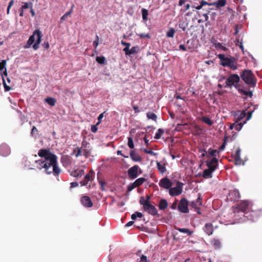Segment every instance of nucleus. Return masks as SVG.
Masks as SVG:
<instances>
[{"label":"nucleus","instance_id":"1","mask_svg":"<svg viewBox=\"0 0 262 262\" xmlns=\"http://www.w3.org/2000/svg\"><path fill=\"white\" fill-rule=\"evenodd\" d=\"M38 155L40 158L35 161V166L38 169H44L47 174L53 173L57 176L61 172L57 165V157L49 149H41L38 152Z\"/></svg>","mask_w":262,"mask_h":262},{"label":"nucleus","instance_id":"2","mask_svg":"<svg viewBox=\"0 0 262 262\" xmlns=\"http://www.w3.org/2000/svg\"><path fill=\"white\" fill-rule=\"evenodd\" d=\"M253 203L249 200H243L241 201L236 205L233 207V212L235 216L237 214L238 216H245L248 214L249 210L253 207Z\"/></svg>","mask_w":262,"mask_h":262},{"label":"nucleus","instance_id":"3","mask_svg":"<svg viewBox=\"0 0 262 262\" xmlns=\"http://www.w3.org/2000/svg\"><path fill=\"white\" fill-rule=\"evenodd\" d=\"M41 32L39 30H35L33 32V35L29 37L27 41V45L24 47L25 48H29L35 41L33 45V48L35 50H36L39 48V45L41 42Z\"/></svg>","mask_w":262,"mask_h":262},{"label":"nucleus","instance_id":"4","mask_svg":"<svg viewBox=\"0 0 262 262\" xmlns=\"http://www.w3.org/2000/svg\"><path fill=\"white\" fill-rule=\"evenodd\" d=\"M150 197L149 195L146 196V199L141 196L140 199V203L143 206L144 210L148 212V213L155 215L157 214L158 211L156 208L150 202Z\"/></svg>","mask_w":262,"mask_h":262},{"label":"nucleus","instance_id":"5","mask_svg":"<svg viewBox=\"0 0 262 262\" xmlns=\"http://www.w3.org/2000/svg\"><path fill=\"white\" fill-rule=\"evenodd\" d=\"M217 57L220 59V64L223 67H228L233 70L237 69V63L234 58L226 57L223 54H219Z\"/></svg>","mask_w":262,"mask_h":262},{"label":"nucleus","instance_id":"6","mask_svg":"<svg viewBox=\"0 0 262 262\" xmlns=\"http://www.w3.org/2000/svg\"><path fill=\"white\" fill-rule=\"evenodd\" d=\"M241 76L246 84L251 85H254L255 84V77L251 71L244 70Z\"/></svg>","mask_w":262,"mask_h":262},{"label":"nucleus","instance_id":"7","mask_svg":"<svg viewBox=\"0 0 262 262\" xmlns=\"http://www.w3.org/2000/svg\"><path fill=\"white\" fill-rule=\"evenodd\" d=\"M261 215L262 210H256L255 209L254 206H253L252 209L249 210L248 214H247L245 217H246L248 220L254 222Z\"/></svg>","mask_w":262,"mask_h":262},{"label":"nucleus","instance_id":"8","mask_svg":"<svg viewBox=\"0 0 262 262\" xmlns=\"http://www.w3.org/2000/svg\"><path fill=\"white\" fill-rule=\"evenodd\" d=\"M240 78L238 75L237 74H231L228 77V78L226 80V87H231L234 85L236 88V84L239 81Z\"/></svg>","mask_w":262,"mask_h":262},{"label":"nucleus","instance_id":"9","mask_svg":"<svg viewBox=\"0 0 262 262\" xmlns=\"http://www.w3.org/2000/svg\"><path fill=\"white\" fill-rule=\"evenodd\" d=\"M183 190V184L180 182H177L176 185L173 187H170L169 193L172 196H177L180 195Z\"/></svg>","mask_w":262,"mask_h":262},{"label":"nucleus","instance_id":"10","mask_svg":"<svg viewBox=\"0 0 262 262\" xmlns=\"http://www.w3.org/2000/svg\"><path fill=\"white\" fill-rule=\"evenodd\" d=\"M6 61L5 60H2V61L0 62V72H2V71L4 70L3 74H2V77L3 78V82L5 91L7 92L11 90V88L7 85L5 78L4 77V75H5V76H7V70L6 68Z\"/></svg>","mask_w":262,"mask_h":262},{"label":"nucleus","instance_id":"11","mask_svg":"<svg viewBox=\"0 0 262 262\" xmlns=\"http://www.w3.org/2000/svg\"><path fill=\"white\" fill-rule=\"evenodd\" d=\"M188 202L185 198H182L180 200L178 204V210L185 213L189 212V209L188 208Z\"/></svg>","mask_w":262,"mask_h":262},{"label":"nucleus","instance_id":"12","mask_svg":"<svg viewBox=\"0 0 262 262\" xmlns=\"http://www.w3.org/2000/svg\"><path fill=\"white\" fill-rule=\"evenodd\" d=\"M139 169L141 170L138 165H135L129 168L128 170V176L129 178L132 180L136 179L138 176V172ZM141 173V171H140V173Z\"/></svg>","mask_w":262,"mask_h":262},{"label":"nucleus","instance_id":"13","mask_svg":"<svg viewBox=\"0 0 262 262\" xmlns=\"http://www.w3.org/2000/svg\"><path fill=\"white\" fill-rule=\"evenodd\" d=\"M241 197L240 193L238 190L234 189L230 190L229 192L228 199L231 201H235Z\"/></svg>","mask_w":262,"mask_h":262},{"label":"nucleus","instance_id":"14","mask_svg":"<svg viewBox=\"0 0 262 262\" xmlns=\"http://www.w3.org/2000/svg\"><path fill=\"white\" fill-rule=\"evenodd\" d=\"M159 185L161 187L169 189L170 187L172 186V183L168 178L166 177L160 180Z\"/></svg>","mask_w":262,"mask_h":262},{"label":"nucleus","instance_id":"15","mask_svg":"<svg viewBox=\"0 0 262 262\" xmlns=\"http://www.w3.org/2000/svg\"><path fill=\"white\" fill-rule=\"evenodd\" d=\"M94 174V171L93 170H90L88 173H87L84 179L80 182V184L81 186H86L89 182L92 181L93 180V176Z\"/></svg>","mask_w":262,"mask_h":262},{"label":"nucleus","instance_id":"16","mask_svg":"<svg viewBox=\"0 0 262 262\" xmlns=\"http://www.w3.org/2000/svg\"><path fill=\"white\" fill-rule=\"evenodd\" d=\"M81 203L85 207H91L93 204L90 198L86 195L82 196L81 198Z\"/></svg>","mask_w":262,"mask_h":262},{"label":"nucleus","instance_id":"17","mask_svg":"<svg viewBox=\"0 0 262 262\" xmlns=\"http://www.w3.org/2000/svg\"><path fill=\"white\" fill-rule=\"evenodd\" d=\"M10 154L9 146L6 144H2L0 145V155L2 156H7Z\"/></svg>","mask_w":262,"mask_h":262},{"label":"nucleus","instance_id":"18","mask_svg":"<svg viewBox=\"0 0 262 262\" xmlns=\"http://www.w3.org/2000/svg\"><path fill=\"white\" fill-rule=\"evenodd\" d=\"M218 160L216 158H212L210 161H207V165L208 167L213 170H215L217 166Z\"/></svg>","mask_w":262,"mask_h":262},{"label":"nucleus","instance_id":"19","mask_svg":"<svg viewBox=\"0 0 262 262\" xmlns=\"http://www.w3.org/2000/svg\"><path fill=\"white\" fill-rule=\"evenodd\" d=\"M202 205L201 195L200 193L198 195V198L195 201H192L190 203V206L195 209H199V207Z\"/></svg>","mask_w":262,"mask_h":262},{"label":"nucleus","instance_id":"20","mask_svg":"<svg viewBox=\"0 0 262 262\" xmlns=\"http://www.w3.org/2000/svg\"><path fill=\"white\" fill-rule=\"evenodd\" d=\"M246 116V111H238L235 113L234 118L236 121L241 122V121Z\"/></svg>","mask_w":262,"mask_h":262},{"label":"nucleus","instance_id":"21","mask_svg":"<svg viewBox=\"0 0 262 262\" xmlns=\"http://www.w3.org/2000/svg\"><path fill=\"white\" fill-rule=\"evenodd\" d=\"M129 155L132 160L135 162H141L142 161L141 157L134 150H131Z\"/></svg>","mask_w":262,"mask_h":262},{"label":"nucleus","instance_id":"22","mask_svg":"<svg viewBox=\"0 0 262 262\" xmlns=\"http://www.w3.org/2000/svg\"><path fill=\"white\" fill-rule=\"evenodd\" d=\"M84 174L83 169H77L72 171L70 173L71 176L75 178H79L82 177Z\"/></svg>","mask_w":262,"mask_h":262},{"label":"nucleus","instance_id":"23","mask_svg":"<svg viewBox=\"0 0 262 262\" xmlns=\"http://www.w3.org/2000/svg\"><path fill=\"white\" fill-rule=\"evenodd\" d=\"M204 231L208 235H211L213 232L212 224L211 223L206 224L204 228Z\"/></svg>","mask_w":262,"mask_h":262},{"label":"nucleus","instance_id":"24","mask_svg":"<svg viewBox=\"0 0 262 262\" xmlns=\"http://www.w3.org/2000/svg\"><path fill=\"white\" fill-rule=\"evenodd\" d=\"M226 3V0H218L212 3H209V6H214L216 8H220L225 6Z\"/></svg>","mask_w":262,"mask_h":262},{"label":"nucleus","instance_id":"25","mask_svg":"<svg viewBox=\"0 0 262 262\" xmlns=\"http://www.w3.org/2000/svg\"><path fill=\"white\" fill-rule=\"evenodd\" d=\"M61 162L65 167L70 166L72 163L71 159L68 156L62 157L61 158Z\"/></svg>","mask_w":262,"mask_h":262},{"label":"nucleus","instance_id":"26","mask_svg":"<svg viewBox=\"0 0 262 262\" xmlns=\"http://www.w3.org/2000/svg\"><path fill=\"white\" fill-rule=\"evenodd\" d=\"M214 171L212 169L209 168L204 170L203 174V177L205 179H209L212 177V173Z\"/></svg>","mask_w":262,"mask_h":262},{"label":"nucleus","instance_id":"27","mask_svg":"<svg viewBox=\"0 0 262 262\" xmlns=\"http://www.w3.org/2000/svg\"><path fill=\"white\" fill-rule=\"evenodd\" d=\"M157 165L158 169L160 173H163L165 172L166 167L164 163H161V162H157Z\"/></svg>","mask_w":262,"mask_h":262},{"label":"nucleus","instance_id":"28","mask_svg":"<svg viewBox=\"0 0 262 262\" xmlns=\"http://www.w3.org/2000/svg\"><path fill=\"white\" fill-rule=\"evenodd\" d=\"M218 154L219 151L216 150L209 148L207 151V156L208 157L216 158V156Z\"/></svg>","mask_w":262,"mask_h":262},{"label":"nucleus","instance_id":"29","mask_svg":"<svg viewBox=\"0 0 262 262\" xmlns=\"http://www.w3.org/2000/svg\"><path fill=\"white\" fill-rule=\"evenodd\" d=\"M241 149L239 148H238L234 155V158L236 162L240 163L241 161Z\"/></svg>","mask_w":262,"mask_h":262},{"label":"nucleus","instance_id":"30","mask_svg":"<svg viewBox=\"0 0 262 262\" xmlns=\"http://www.w3.org/2000/svg\"><path fill=\"white\" fill-rule=\"evenodd\" d=\"M45 101L51 106L55 105L56 100L53 97H47L45 99Z\"/></svg>","mask_w":262,"mask_h":262},{"label":"nucleus","instance_id":"31","mask_svg":"<svg viewBox=\"0 0 262 262\" xmlns=\"http://www.w3.org/2000/svg\"><path fill=\"white\" fill-rule=\"evenodd\" d=\"M168 203L166 200H161L159 204V208L160 210H164L167 207Z\"/></svg>","mask_w":262,"mask_h":262},{"label":"nucleus","instance_id":"32","mask_svg":"<svg viewBox=\"0 0 262 262\" xmlns=\"http://www.w3.org/2000/svg\"><path fill=\"white\" fill-rule=\"evenodd\" d=\"M201 120L203 122H204V123H206V124H208V125H209L210 126L213 125V123H214V122L212 120H211L209 117H208L207 116H203V117H202L201 118Z\"/></svg>","mask_w":262,"mask_h":262},{"label":"nucleus","instance_id":"33","mask_svg":"<svg viewBox=\"0 0 262 262\" xmlns=\"http://www.w3.org/2000/svg\"><path fill=\"white\" fill-rule=\"evenodd\" d=\"M214 47L218 50L226 51L228 50V49L222 45V44L220 42H215L214 43Z\"/></svg>","mask_w":262,"mask_h":262},{"label":"nucleus","instance_id":"34","mask_svg":"<svg viewBox=\"0 0 262 262\" xmlns=\"http://www.w3.org/2000/svg\"><path fill=\"white\" fill-rule=\"evenodd\" d=\"M246 123V120H245L243 122L236 121L234 122V128L237 130L239 131L242 129L243 125Z\"/></svg>","mask_w":262,"mask_h":262},{"label":"nucleus","instance_id":"35","mask_svg":"<svg viewBox=\"0 0 262 262\" xmlns=\"http://www.w3.org/2000/svg\"><path fill=\"white\" fill-rule=\"evenodd\" d=\"M211 244L215 249H219L221 247V242L218 239L214 238L212 239L211 241Z\"/></svg>","mask_w":262,"mask_h":262},{"label":"nucleus","instance_id":"36","mask_svg":"<svg viewBox=\"0 0 262 262\" xmlns=\"http://www.w3.org/2000/svg\"><path fill=\"white\" fill-rule=\"evenodd\" d=\"M145 181V179L144 178H140L135 180L134 182V185L136 186V187H139L142 185L144 182Z\"/></svg>","mask_w":262,"mask_h":262},{"label":"nucleus","instance_id":"37","mask_svg":"<svg viewBox=\"0 0 262 262\" xmlns=\"http://www.w3.org/2000/svg\"><path fill=\"white\" fill-rule=\"evenodd\" d=\"M177 230L180 232L186 233L188 235H190L192 234L193 232L190 231L189 229L187 228H177Z\"/></svg>","mask_w":262,"mask_h":262},{"label":"nucleus","instance_id":"38","mask_svg":"<svg viewBox=\"0 0 262 262\" xmlns=\"http://www.w3.org/2000/svg\"><path fill=\"white\" fill-rule=\"evenodd\" d=\"M146 116H147L148 119L152 120L155 121H156L157 119V115L152 112L147 113L146 114Z\"/></svg>","mask_w":262,"mask_h":262},{"label":"nucleus","instance_id":"39","mask_svg":"<svg viewBox=\"0 0 262 262\" xmlns=\"http://www.w3.org/2000/svg\"><path fill=\"white\" fill-rule=\"evenodd\" d=\"M91 153V148H84L82 149V155L84 156L85 158L90 157Z\"/></svg>","mask_w":262,"mask_h":262},{"label":"nucleus","instance_id":"40","mask_svg":"<svg viewBox=\"0 0 262 262\" xmlns=\"http://www.w3.org/2000/svg\"><path fill=\"white\" fill-rule=\"evenodd\" d=\"M82 149L81 147H77L74 150V154H75L76 157H78L82 155Z\"/></svg>","mask_w":262,"mask_h":262},{"label":"nucleus","instance_id":"41","mask_svg":"<svg viewBox=\"0 0 262 262\" xmlns=\"http://www.w3.org/2000/svg\"><path fill=\"white\" fill-rule=\"evenodd\" d=\"M206 5L209 6V3H207V2H206L204 0H202L200 2V5L196 7H195V8L197 10H200L202 8V7L203 6H206Z\"/></svg>","mask_w":262,"mask_h":262},{"label":"nucleus","instance_id":"42","mask_svg":"<svg viewBox=\"0 0 262 262\" xmlns=\"http://www.w3.org/2000/svg\"><path fill=\"white\" fill-rule=\"evenodd\" d=\"M96 60L100 64H105L106 59L104 56H97Z\"/></svg>","mask_w":262,"mask_h":262},{"label":"nucleus","instance_id":"43","mask_svg":"<svg viewBox=\"0 0 262 262\" xmlns=\"http://www.w3.org/2000/svg\"><path fill=\"white\" fill-rule=\"evenodd\" d=\"M175 30L173 28H170L166 33V36L168 37H173L175 34Z\"/></svg>","mask_w":262,"mask_h":262},{"label":"nucleus","instance_id":"44","mask_svg":"<svg viewBox=\"0 0 262 262\" xmlns=\"http://www.w3.org/2000/svg\"><path fill=\"white\" fill-rule=\"evenodd\" d=\"M164 133V131L163 130V129H162L161 128H159L155 135V138L156 139H160L161 137V135L162 134H163Z\"/></svg>","mask_w":262,"mask_h":262},{"label":"nucleus","instance_id":"45","mask_svg":"<svg viewBox=\"0 0 262 262\" xmlns=\"http://www.w3.org/2000/svg\"><path fill=\"white\" fill-rule=\"evenodd\" d=\"M142 18L144 20L146 21L147 19L148 11L145 9H142Z\"/></svg>","mask_w":262,"mask_h":262},{"label":"nucleus","instance_id":"46","mask_svg":"<svg viewBox=\"0 0 262 262\" xmlns=\"http://www.w3.org/2000/svg\"><path fill=\"white\" fill-rule=\"evenodd\" d=\"M127 139H128L127 145H128V147L131 149H133L134 148V142H133V140L132 138L131 137H128L127 138Z\"/></svg>","mask_w":262,"mask_h":262},{"label":"nucleus","instance_id":"47","mask_svg":"<svg viewBox=\"0 0 262 262\" xmlns=\"http://www.w3.org/2000/svg\"><path fill=\"white\" fill-rule=\"evenodd\" d=\"M81 148L82 149L90 148V144H89V143H88L84 139L82 141Z\"/></svg>","mask_w":262,"mask_h":262},{"label":"nucleus","instance_id":"48","mask_svg":"<svg viewBox=\"0 0 262 262\" xmlns=\"http://www.w3.org/2000/svg\"><path fill=\"white\" fill-rule=\"evenodd\" d=\"M31 7H32V3H25L23 6H21V8L24 10Z\"/></svg>","mask_w":262,"mask_h":262},{"label":"nucleus","instance_id":"49","mask_svg":"<svg viewBox=\"0 0 262 262\" xmlns=\"http://www.w3.org/2000/svg\"><path fill=\"white\" fill-rule=\"evenodd\" d=\"M138 50V47H132L129 51V55L133 54L135 53H137Z\"/></svg>","mask_w":262,"mask_h":262},{"label":"nucleus","instance_id":"50","mask_svg":"<svg viewBox=\"0 0 262 262\" xmlns=\"http://www.w3.org/2000/svg\"><path fill=\"white\" fill-rule=\"evenodd\" d=\"M96 40L93 42V46L94 48L97 49V47L99 45V37L98 35H96Z\"/></svg>","mask_w":262,"mask_h":262},{"label":"nucleus","instance_id":"51","mask_svg":"<svg viewBox=\"0 0 262 262\" xmlns=\"http://www.w3.org/2000/svg\"><path fill=\"white\" fill-rule=\"evenodd\" d=\"M99 184L101 186V189L102 190H104V185H105V182L103 180H99L98 181Z\"/></svg>","mask_w":262,"mask_h":262},{"label":"nucleus","instance_id":"52","mask_svg":"<svg viewBox=\"0 0 262 262\" xmlns=\"http://www.w3.org/2000/svg\"><path fill=\"white\" fill-rule=\"evenodd\" d=\"M138 262H149L147 259V258L146 256L142 255L140 257V260Z\"/></svg>","mask_w":262,"mask_h":262},{"label":"nucleus","instance_id":"53","mask_svg":"<svg viewBox=\"0 0 262 262\" xmlns=\"http://www.w3.org/2000/svg\"><path fill=\"white\" fill-rule=\"evenodd\" d=\"M136 187V186H135V185H134V183H130L127 186V190L128 191H131L133 189H134Z\"/></svg>","mask_w":262,"mask_h":262},{"label":"nucleus","instance_id":"54","mask_svg":"<svg viewBox=\"0 0 262 262\" xmlns=\"http://www.w3.org/2000/svg\"><path fill=\"white\" fill-rule=\"evenodd\" d=\"M98 125H97L95 124V125H92L91 126V131L93 132V133H96L98 130V127H97V126Z\"/></svg>","mask_w":262,"mask_h":262},{"label":"nucleus","instance_id":"55","mask_svg":"<svg viewBox=\"0 0 262 262\" xmlns=\"http://www.w3.org/2000/svg\"><path fill=\"white\" fill-rule=\"evenodd\" d=\"M104 113H102L99 115V116L98 117V122L97 123V125H99L100 123V122H101V120L103 117Z\"/></svg>","mask_w":262,"mask_h":262},{"label":"nucleus","instance_id":"56","mask_svg":"<svg viewBox=\"0 0 262 262\" xmlns=\"http://www.w3.org/2000/svg\"><path fill=\"white\" fill-rule=\"evenodd\" d=\"M140 38H150V36L148 34L141 33L138 34Z\"/></svg>","mask_w":262,"mask_h":262},{"label":"nucleus","instance_id":"57","mask_svg":"<svg viewBox=\"0 0 262 262\" xmlns=\"http://www.w3.org/2000/svg\"><path fill=\"white\" fill-rule=\"evenodd\" d=\"M78 186V183L76 182H71L70 183V189H72L74 187H76Z\"/></svg>","mask_w":262,"mask_h":262},{"label":"nucleus","instance_id":"58","mask_svg":"<svg viewBox=\"0 0 262 262\" xmlns=\"http://www.w3.org/2000/svg\"><path fill=\"white\" fill-rule=\"evenodd\" d=\"M243 93L246 95V96H249L250 97H252V93L250 91H242Z\"/></svg>","mask_w":262,"mask_h":262},{"label":"nucleus","instance_id":"59","mask_svg":"<svg viewBox=\"0 0 262 262\" xmlns=\"http://www.w3.org/2000/svg\"><path fill=\"white\" fill-rule=\"evenodd\" d=\"M73 7H74V5H73V6H72L71 9V10H70L69 11H68V12H66V13L64 14V15H65L67 17H68V16L72 14Z\"/></svg>","mask_w":262,"mask_h":262},{"label":"nucleus","instance_id":"60","mask_svg":"<svg viewBox=\"0 0 262 262\" xmlns=\"http://www.w3.org/2000/svg\"><path fill=\"white\" fill-rule=\"evenodd\" d=\"M144 152L150 155H155V154L151 150H148L146 149H144Z\"/></svg>","mask_w":262,"mask_h":262},{"label":"nucleus","instance_id":"61","mask_svg":"<svg viewBox=\"0 0 262 262\" xmlns=\"http://www.w3.org/2000/svg\"><path fill=\"white\" fill-rule=\"evenodd\" d=\"M129 47H125L123 51L125 52L126 55H129Z\"/></svg>","mask_w":262,"mask_h":262},{"label":"nucleus","instance_id":"62","mask_svg":"<svg viewBox=\"0 0 262 262\" xmlns=\"http://www.w3.org/2000/svg\"><path fill=\"white\" fill-rule=\"evenodd\" d=\"M252 112V111L248 112V115L247 116L246 119L245 120H246V121L249 120L251 118Z\"/></svg>","mask_w":262,"mask_h":262},{"label":"nucleus","instance_id":"63","mask_svg":"<svg viewBox=\"0 0 262 262\" xmlns=\"http://www.w3.org/2000/svg\"><path fill=\"white\" fill-rule=\"evenodd\" d=\"M179 49L183 51H186L187 50L186 48L185 47V45H180L179 46Z\"/></svg>","mask_w":262,"mask_h":262},{"label":"nucleus","instance_id":"64","mask_svg":"<svg viewBox=\"0 0 262 262\" xmlns=\"http://www.w3.org/2000/svg\"><path fill=\"white\" fill-rule=\"evenodd\" d=\"M42 46L48 49L49 48V47H50V45H49V43L48 42H45L43 44H42Z\"/></svg>","mask_w":262,"mask_h":262}]
</instances>
